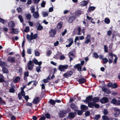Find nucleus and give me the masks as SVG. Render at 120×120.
Here are the masks:
<instances>
[{"label":"nucleus","instance_id":"nucleus-1","mask_svg":"<svg viewBox=\"0 0 120 120\" xmlns=\"http://www.w3.org/2000/svg\"><path fill=\"white\" fill-rule=\"evenodd\" d=\"M33 62L35 64H37L38 61L35 58L32 61L30 60L27 64L28 69L29 70H31L33 68L34 66V64Z\"/></svg>","mask_w":120,"mask_h":120},{"label":"nucleus","instance_id":"nucleus-2","mask_svg":"<svg viewBox=\"0 0 120 120\" xmlns=\"http://www.w3.org/2000/svg\"><path fill=\"white\" fill-rule=\"evenodd\" d=\"M68 68V65H60L59 66L58 69L61 72H64L65 71V70L67 69Z\"/></svg>","mask_w":120,"mask_h":120},{"label":"nucleus","instance_id":"nucleus-3","mask_svg":"<svg viewBox=\"0 0 120 120\" xmlns=\"http://www.w3.org/2000/svg\"><path fill=\"white\" fill-rule=\"evenodd\" d=\"M73 74V72L70 70L64 73L63 75L64 77L66 78H68L69 77H70Z\"/></svg>","mask_w":120,"mask_h":120},{"label":"nucleus","instance_id":"nucleus-4","mask_svg":"<svg viewBox=\"0 0 120 120\" xmlns=\"http://www.w3.org/2000/svg\"><path fill=\"white\" fill-rule=\"evenodd\" d=\"M67 112L66 111L64 110H63L62 111H60L59 114V116L60 118H63L65 117L66 114Z\"/></svg>","mask_w":120,"mask_h":120},{"label":"nucleus","instance_id":"nucleus-5","mask_svg":"<svg viewBox=\"0 0 120 120\" xmlns=\"http://www.w3.org/2000/svg\"><path fill=\"white\" fill-rule=\"evenodd\" d=\"M56 33V30L52 29L49 30V34L50 35V36L52 37H55V35Z\"/></svg>","mask_w":120,"mask_h":120},{"label":"nucleus","instance_id":"nucleus-6","mask_svg":"<svg viewBox=\"0 0 120 120\" xmlns=\"http://www.w3.org/2000/svg\"><path fill=\"white\" fill-rule=\"evenodd\" d=\"M111 103L117 105H120V100H117L116 98H113L111 101Z\"/></svg>","mask_w":120,"mask_h":120},{"label":"nucleus","instance_id":"nucleus-7","mask_svg":"<svg viewBox=\"0 0 120 120\" xmlns=\"http://www.w3.org/2000/svg\"><path fill=\"white\" fill-rule=\"evenodd\" d=\"M108 62L110 64L112 63L113 60L112 53L111 52H109L108 53Z\"/></svg>","mask_w":120,"mask_h":120},{"label":"nucleus","instance_id":"nucleus-8","mask_svg":"<svg viewBox=\"0 0 120 120\" xmlns=\"http://www.w3.org/2000/svg\"><path fill=\"white\" fill-rule=\"evenodd\" d=\"M114 112L113 114L115 117L117 116L120 114V109H117L116 108H115L114 109Z\"/></svg>","mask_w":120,"mask_h":120},{"label":"nucleus","instance_id":"nucleus-9","mask_svg":"<svg viewBox=\"0 0 120 120\" xmlns=\"http://www.w3.org/2000/svg\"><path fill=\"white\" fill-rule=\"evenodd\" d=\"M109 101L108 98L106 97H103L102 98L100 99V102L102 104H105L108 102Z\"/></svg>","mask_w":120,"mask_h":120},{"label":"nucleus","instance_id":"nucleus-10","mask_svg":"<svg viewBox=\"0 0 120 120\" xmlns=\"http://www.w3.org/2000/svg\"><path fill=\"white\" fill-rule=\"evenodd\" d=\"M92 95H89L86 98V100H84V101L85 102H91L92 101Z\"/></svg>","mask_w":120,"mask_h":120},{"label":"nucleus","instance_id":"nucleus-11","mask_svg":"<svg viewBox=\"0 0 120 120\" xmlns=\"http://www.w3.org/2000/svg\"><path fill=\"white\" fill-rule=\"evenodd\" d=\"M7 61L11 63L15 62V58L14 57H12L11 56L8 57Z\"/></svg>","mask_w":120,"mask_h":120},{"label":"nucleus","instance_id":"nucleus-12","mask_svg":"<svg viewBox=\"0 0 120 120\" xmlns=\"http://www.w3.org/2000/svg\"><path fill=\"white\" fill-rule=\"evenodd\" d=\"M74 68L75 69H77L79 71H82V66L79 64H78L74 66Z\"/></svg>","mask_w":120,"mask_h":120},{"label":"nucleus","instance_id":"nucleus-13","mask_svg":"<svg viewBox=\"0 0 120 120\" xmlns=\"http://www.w3.org/2000/svg\"><path fill=\"white\" fill-rule=\"evenodd\" d=\"M68 42H70L68 45H66V47H68L71 46L72 44L73 43V39L72 38H71L68 39Z\"/></svg>","mask_w":120,"mask_h":120},{"label":"nucleus","instance_id":"nucleus-14","mask_svg":"<svg viewBox=\"0 0 120 120\" xmlns=\"http://www.w3.org/2000/svg\"><path fill=\"white\" fill-rule=\"evenodd\" d=\"M71 107L73 110H74L75 111H77L78 109L77 106L75 105L73 103H71Z\"/></svg>","mask_w":120,"mask_h":120},{"label":"nucleus","instance_id":"nucleus-15","mask_svg":"<svg viewBox=\"0 0 120 120\" xmlns=\"http://www.w3.org/2000/svg\"><path fill=\"white\" fill-rule=\"evenodd\" d=\"M75 114L76 115V113L75 112H70L69 113L68 117L70 119V118H71L73 119L75 116Z\"/></svg>","mask_w":120,"mask_h":120},{"label":"nucleus","instance_id":"nucleus-16","mask_svg":"<svg viewBox=\"0 0 120 120\" xmlns=\"http://www.w3.org/2000/svg\"><path fill=\"white\" fill-rule=\"evenodd\" d=\"M10 30H11L12 31L11 32H10V33L11 34L13 33L15 34H17L18 33L17 29H15L14 28H12Z\"/></svg>","mask_w":120,"mask_h":120},{"label":"nucleus","instance_id":"nucleus-17","mask_svg":"<svg viewBox=\"0 0 120 120\" xmlns=\"http://www.w3.org/2000/svg\"><path fill=\"white\" fill-rule=\"evenodd\" d=\"M86 81V79L84 78H81L79 79L78 81L80 84L84 83Z\"/></svg>","mask_w":120,"mask_h":120},{"label":"nucleus","instance_id":"nucleus-18","mask_svg":"<svg viewBox=\"0 0 120 120\" xmlns=\"http://www.w3.org/2000/svg\"><path fill=\"white\" fill-rule=\"evenodd\" d=\"M94 103L98 102L99 100V99L98 97H94L92 99Z\"/></svg>","mask_w":120,"mask_h":120},{"label":"nucleus","instance_id":"nucleus-19","mask_svg":"<svg viewBox=\"0 0 120 120\" xmlns=\"http://www.w3.org/2000/svg\"><path fill=\"white\" fill-rule=\"evenodd\" d=\"M75 18L73 16L70 17L68 19V22L70 23H71L75 20Z\"/></svg>","mask_w":120,"mask_h":120},{"label":"nucleus","instance_id":"nucleus-20","mask_svg":"<svg viewBox=\"0 0 120 120\" xmlns=\"http://www.w3.org/2000/svg\"><path fill=\"white\" fill-rule=\"evenodd\" d=\"M8 25L10 27H13L14 26L15 24L13 21H11L8 23Z\"/></svg>","mask_w":120,"mask_h":120},{"label":"nucleus","instance_id":"nucleus-21","mask_svg":"<svg viewBox=\"0 0 120 120\" xmlns=\"http://www.w3.org/2000/svg\"><path fill=\"white\" fill-rule=\"evenodd\" d=\"M20 80V78L18 76L16 77L13 80V82L15 83L18 82Z\"/></svg>","mask_w":120,"mask_h":120},{"label":"nucleus","instance_id":"nucleus-22","mask_svg":"<svg viewBox=\"0 0 120 120\" xmlns=\"http://www.w3.org/2000/svg\"><path fill=\"white\" fill-rule=\"evenodd\" d=\"M81 109L82 110H87L88 109V108L85 105H82L81 106Z\"/></svg>","mask_w":120,"mask_h":120},{"label":"nucleus","instance_id":"nucleus-23","mask_svg":"<svg viewBox=\"0 0 120 120\" xmlns=\"http://www.w3.org/2000/svg\"><path fill=\"white\" fill-rule=\"evenodd\" d=\"M33 16L34 18L36 19H37L39 17V15L38 12H35L33 14Z\"/></svg>","mask_w":120,"mask_h":120},{"label":"nucleus","instance_id":"nucleus-24","mask_svg":"<svg viewBox=\"0 0 120 120\" xmlns=\"http://www.w3.org/2000/svg\"><path fill=\"white\" fill-rule=\"evenodd\" d=\"M96 8L94 6H90L89 7L88 9V11L90 12L91 11H93Z\"/></svg>","mask_w":120,"mask_h":120},{"label":"nucleus","instance_id":"nucleus-25","mask_svg":"<svg viewBox=\"0 0 120 120\" xmlns=\"http://www.w3.org/2000/svg\"><path fill=\"white\" fill-rule=\"evenodd\" d=\"M75 49H74V50H73L69 52L68 55L69 56L71 55L72 56H74L75 55Z\"/></svg>","mask_w":120,"mask_h":120},{"label":"nucleus","instance_id":"nucleus-26","mask_svg":"<svg viewBox=\"0 0 120 120\" xmlns=\"http://www.w3.org/2000/svg\"><path fill=\"white\" fill-rule=\"evenodd\" d=\"M39 98L38 97H37L34 100V102L35 104H37L39 102L40 100H39Z\"/></svg>","mask_w":120,"mask_h":120},{"label":"nucleus","instance_id":"nucleus-27","mask_svg":"<svg viewBox=\"0 0 120 120\" xmlns=\"http://www.w3.org/2000/svg\"><path fill=\"white\" fill-rule=\"evenodd\" d=\"M63 26L61 22L58 23L57 26V28L58 29H60Z\"/></svg>","mask_w":120,"mask_h":120},{"label":"nucleus","instance_id":"nucleus-28","mask_svg":"<svg viewBox=\"0 0 120 120\" xmlns=\"http://www.w3.org/2000/svg\"><path fill=\"white\" fill-rule=\"evenodd\" d=\"M88 107L90 108H92L94 106V103L93 102H88Z\"/></svg>","mask_w":120,"mask_h":120},{"label":"nucleus","instance_id":"nucleus-29","mask_svg":"<svg viewBox=\"0 0 120 120\" xmlns=\"http://www.w3.org/2000/svg\"><path fill=\"white\" fill-rule=\"evenodd\" d=\"M104 22L106 24H109L110 23V21L108 18H106L105 19Z\"/></svg>","mask_w":120,"mask_h":120},{"label":"nucleus","instance_id":"nucleus-30","mask_svg":"<svg viewBox=\"0 0 120 120\" xmlns=\"http://www.w3.org/2000/svg\"><path fill=\"white\" fill-rule=\"evenodd\" d=\"M49 103L52 105H54L55 104V102L54 100L52 99H50L49 101Z\"/></svg>","mask_w":120,"mask_h":120},{"label":"nucleus","instance_id":"nucleus-31","mask_svg":"<svg viewBox=\"0 0 120 120\" xmlns=\"http://www.w3.org/2000/svg\"><path fill=\"white\" fill-rule=\"evenodd\" d=\"M38 35L37 34H35L34 35L33 37H31V38H30V40H32L33 39H36L38 38Z\"/></svg>","mask_w":120,"mask_h":120},{"label":"nucleus","instance_id":"nucleus-32","mask_svg":"<svg viewBox=\"0 0 120 120\" xmlns=\"http://www.w3.org/2000/svg\"><path fill=\"white\" fill-rule=\"evenodd\" d=\"M6 65V64L5 62L2 61H0V66L2 67H4Z\"/></svg>","mask_w":120,"mask_h":120},{"label":"nucleus","instance_id":"nucleus-33","mask_svg":"<svg viewBox=\"0 0 120 120\" xmlns=\"http://www.w3.org/2000/svg\"><path fill=\"white\" fill-rule=\"evenodd\" d=\"M43 28V26L40 24H39L37 29L38 30H42Z\"/></svg>","mask_w":120,"mask_h":120},{"label":"nucleus","instance_id":"nucleus-34","mask_svg":"<svg viewBox=\"0 0 120 120\" xmlns=\"http://www.w3.org/2000/svg\"><path fill=\"white\" fill-rule=\"evenodd\" d=\"M104 49L105 52H108V48L106 45H104Z\"/></svg>","mask_w":120,"mask_h":120},{"label":"nucleus","instance_id":"nucleus-35","mask_svg":"<svg viewBox=\"0 0 120 120\" xmlns=\"http://www.w3.org/2000/svg\"><path fill=\"white\" fill-rule=\"evenodd\" d=\"M112 56L113 57L114 56L115 57V58L114 60V61L115 63H117V61L118 59V58L117 57L116 55L115 54H112Z\"/></svg>","mask_w":120,"mask_h":120},{"label":"nucleus","instance_id":"nucleus-36","mask_svg":"<svg viewBox=\"0 0 120 120\" xmlns=\"http://www.w3.org/2000/svg\"><path fill=\"white\" fill-rule=\"evenodd\" d=\"M18 17L20 20V22H23V19L22 17V16L20 15H19L18 16Z\"/></svg>","mask_w":120,"mask_h":120},{"label":"nucleus","instance_id":"nucleus-37","mask_svg":"<svg viewBox=\"0 0 120 120\" xmlns=\"http://www.w3.org/2000/svg\"><path fill=\"white\" fill-rule=\"evenodd\" d=\"M41 67L40 66H38L36 68V70L38 72L41 71Z\"/></svg>","mask_w":120,"mask_h":120},{"label":"nucleus","instance_id":"nucleus-38","mask_svg":"<svg viewBox=\"0 0 120 120\" xmlns=\"http://www.w3.org/2000/svg\"><path fill=\"white\" fill-rule=\"evenodd\" d=\"M4 73H8V70L5 67L3 68L2 69Z\"/></svg>","mask_w":120,"mask_h":120},{"label":"nucleus","instance_id":"nucleus-39","mask_svg":"<svg viewBox=\"0 0 120 120\" xmlns=\"http://www.w3.org/2000/svg\"><path fill=\"white\" fill-rule=\"evenodd\" d=\"M102 118L104 120H109V118L106 116L104 115L102 116Z\"/></svg>","mask_w":120,"mask_h":120},{"label":"nucleus","instance_id":"nucleus-40","mask_svg":"<svg viewBox=\"0 0 120 120\" xmlns=\"http://www.w3.org/2000/svg\"><path fill=\"white\" fill-rule=\"evenodd\" d=\"M15 89L14 88L11 87L9 90V92L11 93H14L15 91Z\"/></svg>","mask_w":120,"mask_h":120},{"label":"nucleus","instance_id":"nucleus-41","mask_svg":"<svg viewBox=\"0 0 120 120\" xmlns=\"http://www.w3.org/2000/svg\"><path fill=\"white\" fill-rule=\"evenodd\" d=\"M100 114H98L96 115L95 116L94 118V120L96 119V120H98L100 117Z\"/></svg>","mask_w":120,"mask_h":120},{"label":"nucleus","instance_id":"nucleus-42","mask_svg":"<svg viewBox=\"0 0 120 120\" xmlns=\"http://www.w3.org/2000/svg\"><path fill=\"white\" fill-rule=\"evenodd\" d=\"M77 111V114L79 115H81L83 113L82 111L81 110H78V109Z\"/></svg>","mask_w":120,"mask_h":120},{"label":"nucleus","instance_id":"nucleus-43","mask_svg":"<svg viewBox=\"0 0 120 120\" xmlns=\"http://www.w3.org/2000/svg\"><path fill=\"white\" fill-rule=\"evenodd\" d=\"M29 30L30 29L29 27L28 26H26V27L24 31L25 32L27 33L29 31Z\"/></svg>","mask_w":120,"mask_h":120},{"label":"nucleus","instance_id":"nucleus-44","mask_svg":"<svg viewBox=\"0 0 120 120\" xmlns=\"http://www.w3.org/2000/svg\"><path fill=\"white\" fill-rule=\"evenodd\" d=\"M26 18L28 20H30L31 18V15L30 14H27L26 16Z\"/></svg>","mask_w":120,"mask_h":120},{"label":"nucleus","instance_id":"nucleus-45","mask_svg":"<svg viewBox=\"0 0 120 120\" xmlns=\"http://www.w3.org/2000/svg\"><path fill=\"white\" fill-rule=\"evenodd\" d=\"M102 60L104 64H106L108 61V59L106 58H103Z\"/></svg>","mask_w":120,"mask_h":120},{"label":"nucleus","instance_id":"nucleus-46","mask_svg":"<svg viewBox=\"0 0 120 120\" xmlns=\"http://www.w3.org/2000/svg\"><path fill=\"white\" fill-rule=\"evenodd\" d=\"M118 87V85L116 83L112 84V87L114 88H116Z\"/></svg>","mask_w":120,"mask_h":120},{"label":"nucleus","instance_id":"nucleus-47","mask_svg":"<svg viewBox=\"0 0 120 120\" xmlns=\"http://www.w3.org/2000/svg\"><path fill=\"white\" fill-rule=\"evenodd\" d=\"M77 30L78 31V33L77 34V35H81V33H80V32H81V28L80 27H79L77 29Z\"/></svg>","mask_w":120,"mask_h":120},{"label":"nucleus","instance_id":"nucleus-48","mask_svg":"<svg viewBox=\"0 0 120 120\" xmlns=\"http://www.w3.org/2000/svg\"><path fill=\"white\" fill-rule=\"evenodd\" d=\"M45 116L46 118L49 119L50 118V114L49 113H46L45 115Z\"/></svg>","mask_w":120,"mask_h":120},{"label":"nucleus","instance_id":"nucleus-49","mask_svg":"<svg viewBox=\"0 0 120 120\" xmlns=\"http://www.w3.org/2000/svg\"><path fill=\"white\" fill-rule=\"evenodd\" d=\"M46 2L45 1H43L41 4V6L42 7H45V4Z\"/></svg>","mask_w":120,"mask_h":120},{"label":"nucleus","instance_id":"nucleus-50","mask_svg":"<svg viewBox=\"0 0 120 120\" xmlns=\"http://www.w3.org/2000/svg\"><path fill=\"white\" fill-rule=\"evenodd\" d=\"M83 5L84 6H86L88 3V2L87 1H82Z\"/></svg>","mask_w":120,"mask_h":120},{"label":"nucleus","instance_id":"nucleus-51","mask_svg":"<svg viewBox=\"0 0 120 120\" xmlns=\"http://www.w3.org/2000/svg\"><path fill=\"white\" fill-rule=\"evenodd\" d=\"M94 56V57L95 58L97 59L98 58L99 56L98 54L96 52L93 54Z\"/></svg>","mask_w":120,"mask_h":120},{"label":"nucleus","instance_id":"nucleus-52","mask_svg":"<svg viewBox=\"0 0 120 120\" xmlns=\"http://www.w3.org/2000/svg\"><path fill=\"white\" fill-rule=\"evenodd\" d=\"M19 39L18 37L16 36L15 37H13L12 38V41H15V40H17Z\"/></svg>","mask_w":120,"mask_h":120},{"label":"nucleus","instance_id":"nucleus-53","mask_svg":"<svg viewBox=\"0 0 120 120\" xmlns=\"http://www.w3.org/2000/svg\"><path fill=\"white\" fill-rule=\"evenodd\" d=\"M112 32L111 31L109 30L107 32V35L109 36H110L112 34Z\"/></svg>","mask_w":120,"mask_h":120},{"label":"nucleus","instance_id":"nucleus-54","mask_svg":"<svg viewBox=\"0 0 120 120\" xmlns=\"http://www.w3.org/2000/svg\"><path fill=\"white\" fill-rule=\"evenodd\" d=\"M52 53L51 51L50 50H48L47 52V56H49Z\"/></svg>","mask_w":120,"mask_h":120},{"label":"nucleus","instance_id":"nucleus-55","mask_svg":"<svg viewBox=\"0 0 120 120\" xmlns=\"http://www.w3.org/2000/svg\"><path fill=\"white\" fill-rule=\"evenodd\" d=\"M48 16V14L46 12H43V16L44 17H45L46 16Z\"/></svg>","mask_w":120,"mask_h":120},{"label":"nucleus","instance_id":"nucleus-56","mask_svg":"<svg viewBox=\"0 0 120 120\" xmlns=\"http://www.w3.org/2000/svg\"><path fill=\"white\" fill-rule=\"evenodd\" d=\"M16 117L14 116H12L11 117V120H16Z\"/></svg>","mask_w":120,"mask_h":120},{"label":"nucleus","instance_id":"nucleus-57","mask_svg":"<svg viewBox=\"0 0 120 120\" xmlns=\"http://www.w3.org/2000/svg\"><path fill=\"white\" fill-rule=\"evenodd\" d=\"M45 117L44 116H43L40 117L39 119V120H45Z\"/></svg>","mask_w":120,"mask_h":120},{"label":"nucleus","instance_id":"nucleus-58","mask_svg":"<svg viewBox=\"0 0 120 120\" xmlns=\"http://www.w3.org/2000/svg\"><path fill=\"white\" fill-rule=\"evenodd\" d=\"M67 32L66 29H65L64 31H63L62 33V36H64Z\"/></svg>","mask_w":120,"mask_h":120},{"label":"nucleus","instance_id":"nucleus-59","mask_svg":"<svg viewBox=\"0 0 120 120\" xmlns=\"http://www.w3.org/2000/svg\"><path fill=\"white\" fill-rule=\"evenodd\" d=\"M112 41H113L114 39V38L116 36V35L115 34H114L113 33L112 34Z\"/></svg>","mask_w":120,"mask_h":120},{"label":"nucleus","instance_id":"nucleus-60","mask_svg":"<svg viewBox=\"0 0 120 120\" xmlns=\"http://www.w3.org/2000/svg\"><path fill=\"white\" fill-rule=\"evenodd\" d=\"M94 106L96 108H98L99 107V105L95 103H94Z\"/></svg>","mask_w":120,"mask_h":120},{"label":"nucleus","instance_id":"nucleus-61","mask_svg":"<svg viewBox=\"0 0 120 120\" xmlns=\"http://www.w3.org/2000/svg\"><path fill=\"white\" fill-rule=\"evenodd\" d=\"M5 82V80L4 78H0V82L2 83Z\"/></svg>","mask_w":120,"mask_h":120},{"label":"nucleus","instance_id":"nucleus-62","mask_svg":"<svg viewBox=\"0 0 120 120\" xmlns=\"http://www.w3.org/2000/svg\"><path fill=\"white\" fill-rule=\"evenodd\" d=\"M103 113L105 115H106L108 114V112L107 109H105L104 110Z\"/></svg>","mask_w":120,"mask_h":120},{"label":"nucleus","instance_id":"nucleus-63","mask_svg":"<svg viewBox=\"0 0 120 120\" xmlns=\"http://www.w3.org/2000/svg\"><path fill=\"white\" fill-rule=\"evenodd\" d=\"M90 41V40L86 39V40L84 42L85 43L88 44Z\"/></svg>","mask_w":120,"mask_h":120},{"label":"nucleus","instance_id":"nucleus-64","mask_svg":"<svg viewBox=\"0 0 120 120\" xmlns=\"http://www.w3.org/2000/svg\"><path fill=\"white\" fill-rule=\"evenodd\" d=\"M90 114V112L88 111H87L85 113V116H87L89 115Z\"/></svg>","mask_w":120,"mask_h":120}]
</instances>
